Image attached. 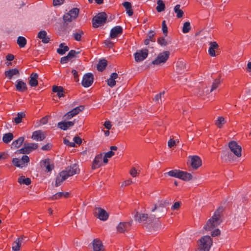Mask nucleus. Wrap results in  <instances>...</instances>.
Returning a JSON list of instances; mask_svg holds the SVG:
<instances>
[{
	"mask_svg": "<svg viewBox=\"0 0 251 251\" xmlns=\"http://www.w3.org/2000/svg\"><path fill=\"white\" fill-rule=\"evenodd\" d=\"M21 160V161H22V164H23V166L24 167L25 163H27L29 162V158L28 156H27L26 155H23V157H22Z\"/></svg>",
	"mask_w": 251,
	"mask_h": 251,
	"instance_id": "obj_52",
	"label": "nucleus"
},
{
	"mask_svg": "<svg viewBox=\"0 0 251 251\" xmlns=\"http://www.w3.org/2000/svg\"><path fill=\"white\" fill-rule=\"evenodd\" d=\"M24 237L22 236L18 238L13 243L12 249L14 251H18L20 250Z\"/></svg>",
	"mask_w": 251,
	"mask_h": 251,
	"instance_id": "obj_22",
	"label": "nucleus"
},
{
	"mask_svg": "<svg viewBox=\"0 0 251 251\" xmlns=\"http://www.w3.org/2000/svg\"><path fill=\"white\" fill-rule=\"evenodd\" d=\"M6 76L9 79H11L14 75L19 74V71L17 69H10L5 73Z\"/></svg>",
	"mask_w": 251,
	"mask_h": 251,
	"instance_id": "obj_34",
	"label": "nucleus"
},
{
	"mask_svg": "<svg viewBox=\"0 0 251 251\" xmlns=\"http://www.w3.org/2000/svg\"><path fill=\"white\" fill-rule=\"evenodd\" d=\"M52 91L54 93H56L59 98L64 96V90L63 87L61 86H53L52 87Z\"/></svg>",
	"mask_w": 251,
	"mask_h": 251,
	"instance_id": "obj_29",
	"label": "nucleus"
},
{
	"mask_svg": "<svg viewBox=\"0 0 251 251\" xmlns=\"http://www.w3.org/2000/svg\"><path fill=\"white\" fill-rule=\"evenodd\" d=\"M201 165V158L197 155L191 157V166L194 169H197Z\"/></svg>",
	"mask_w": 251,
	"mask_h": 251,
	"instance_id": "obj_14",
	"label": "nucleus"
},
{
	"mask_svg": "<svg viewBox=\"0 0 251 251\" xmlns=\"http://www.w3.org/2000/svg\"><path fill=\"white\" fill-rule=\"evenodd\" d=\"M79 9L77 8H74L65 14L63 16V20L65 23H70L76 19L79 13Z\"/></svg>",
	"mask_w": 251,
	"mask_h": 251,
	"instance_id": "obj_6",
	"label": "nucleus"
},
{
	"mask_svg": "<svg viewBox=\"0 0 251 251\" xmlns=\"http://www.w3.org/2000/svg\"><path fill=\"white\" fill-rule=\"evenodd\" d=\"M220 83H221V81H220V80L219 78L215 79L212 83V85L210 91L212 92V91H214V90H215L216 89H217Z\"/></svg>",
	"mask_w": 251,
	"mask_h": 251,
	"instance_id": "obj_46",
	"label": "nucleus"
},
{
	"mask_svg": "<svg viewBox=\"0 0 251 251\" xmlns=\"http://www.w3.org/2000/svg\"><path fill=\"white\" fill-rule=\"evenodd\" d=\"M164 95V92L160 93L155 96L154 98L153 99V100H154L155 102H159V100L161 99L162 97H163Z\"/></svg>",
	"mask_w": 251,
	"mask_h": 251,
	"instance_id": "obj_53",
	"label": "nucleus"
},
{
	"mask_svg": "<svg viewBox=\"0 0 251 251\" xmlns=\"http://www.w3.org/2000/svg\"><path fill=\"white\" fill-rule=\"evenodd\" d=\"M93 81V75L91 73H87L84 75L81 84L83 87H88L92 84Z\"/></svg>",
	"mask_w": 251,
	"mask_h": 251,
	"instance_id": "obj_12",
	"label": "nucleus"
},
{
	"mask_svg": "<svg viewBox=\"0 0 251 251\" xmlns=\"http://www.w3.org/2000/svg\"><path fill=\"white\" fill-rule=\"evenodd\" d=\"M16 87L19 92H24L27 89L26 84L23 81H18Z\"/></svg>",
	"mask_w": 251,
	"mask_h": 251,
	"instance_id": "obj_30",
	"label": "nucleus"
},
{
	"mask_svg": "<svg viewBox=\"0 0 251 251\" xmlns=\"http://www.w3.org/2000/svg\"><path fill=\"white\" fill-rule=\"evenodd\" d=\"M42 167H44L48 172H51L54 169V165L51 164L49 159H45L41 162Z\"/></svg>",
	"mask_w": 251,
	"mask_h": 251,
	"instance_id": "obj_21",
	"label": "nucleus"
},
{
	"mask_svg": "<svg viewBox=\"0 0 251 251\" xmlns=\"http://www.w3.org/2000/svg\"><path fill=\"white\" fill-rule=\"evenodd\" d=\"M102 154L101 153L97 155L92 165V169L95 170L97 168L100 167L101 165V160H102Z\"/></svg>",
	"mask_w": 251,
	"mask_h": 251,
	"instance_id": "obj_18",
	"label": "nucleus"
},
{
	"mask_svg": "<svg viewBox=\"0 0 251 251\" xmlns=\"http://www.w3.org/2000/svg\"><path fill=\"white\" fill-rule=\"evenodd\" d=\"M94 214L98 218L102 221H106L108 218L107 212L101 208H96L94 211Z\"/></svg>",
	"mask_w": 251,
	"mask_h": 251,
	"instance_id": "obj_10",
	"label": "nucleus"
},
{
	"mask_svg": "<svg viewBox=\"0 0 251 251\" xmlns=\"http://www.w3.org/2000/svg\"><path fill=\"white\" fill-rule=\"evenodd\" d=\"M157 6L156 9L158 12H161L165 10V5L162 0H158L157 1Z\"/></svg>",
	"mask_w": 251,
	"mask_h": 251,
	"instance_id": "obj_36",
	"label": "nucleus"
},
{
	"mask_svg": "<svg viewBox=\"0 0 251 251\" xmlns=\"http://www.w3.org/2000/svg\"><path fill=\"white\" fill-rule=\"evenodd\" d=\"M26 39L23 36H19L18 37L17 43L20 48H24L26 44Z\"/></svg>",
	"mask_w": 251,
	"mask_h": 251,
	"instance_id": "obj_37",
	"label": "nucleus"
},
{
	"mask_svg": "<svg viewBox=\"0 0 251 251\" xmlns=\"http://www.w3.org/2000/svg\"><path fill=\"white\" fill-rule=\"evenodd\" d=\"M157 42L161 46H166L167 45L168 43L166 41L164 38L163 37H159L157 40Z\"/></svg>",
	"mask_w": 251,
	"mask_h": 251,
	"instance_id": "obj_50",
	"label": "nucleus"
},
{
	"mask_svg": "<svg viewBox=\"0 0 251 251\" xmlns=\"http://www.w3.org/2000/svg\"><path fill=\"white\" fill-rule=\"evenodd\" d=\"M130 174L133 177H135L137 176V171L135 169V168H133L131 169V170L130 171Z\"/></svg>",
	"mask_w": 251,
	"mask_h": 251,
	"instance_id": "obj_63",
	"label": "nucleus"
},
{
	"mask_svg": "<svg viewBox=\"0 0 251 251\" xmlns=\"http://www.w3.org/2000/svg\"><path fill=\"white\" fill-rule=\"evenodd\" d=\"M118 77V75L116 73H113L110 77L107 79V85L110 87H113L116 85L115 79Z\"/></svg>",
	"mask_w": 251,
	"mask_h": 251,
	"instance_id": "obj_23",
	"label": "nucleus"
},
{
	"mask_svg": "<svg viewBox=\"0 0 251 251\" xmlns=\"http://www.w3.org/2000/svg\"><path fill=\"white\" fill-rule=\"evenodd\" d=\"M13 134L9 132L3 135L2 140L5 143H8L13 139Z\"/></svg>",
	"mask_w": 251,
	"mask_h": 251,
	"instance_id": "obj_38",
	"label": "nucleus"
},
{
	"mask_svg": "<svg viewBox=\"0 0 251 251\" xmlns=\"http://www.w3.org/2000/svg\"><path fill=\"white\" fill-rule=\"evenodd\" d=\"M79 169L78 166L76 164L71 165L69 167L66 168L65 170L62 171L57 176L55 186L56 187L59 186L61 183L66 180L68 177L72 176L75 174H78Z\"/></svg>",
	"mask_w": 251,
	"mask_h": 251,
	"instance_id": "obj_2",
	"label": "nucleus"
},
{
	"mask_svg": "<svg viewBox=\"0 0 251 251\" xmlns=\"http://www.w3.org/2000/svg\"><path fill=\"white\" fill-rule=\"evenodd\" d=\"M45 138V136L41 130H37L33 132L32 139L36 141H43Z\"/></svg>",
	"mask_w": 251,
	"mask_h": 251,
	"instance_id": "obj_20",
	"label": "nucleus"
},
{
	"mask_svg": "<svg viewBox=\"0 0 251 251\" xmlns=\"http://www.w3.org/2000/svg\"><path fill=\"white\" fill-rule=\"evenodd\" d=\"M107 19V15L104 12L98 13L92 19L93 26L95 28L103 25Z\"/></svg>",
	"mask_w": 251,
	"mask_h": 251,
	"instance_id": "obj_5",
	"label": "nucleus"
},
{
	"mask_svg": "<svg viewBox=\"0 0 251 251\" xmlns=\"http://www.w3.org/2000/svg\"><path fill=\"white\" fill-rule=\"evenodd\" d=\"M224 210V207L222 206H219L214 212L213 215L208 220L204 228L206 230H211L213 228L218 226L221 223V215Z\"/></svg>",
	"mask_w": 251,
	"mask_h": 251,
	"instance_id": "obj_3",
	"label": "nucleus"
},
{
	"mask_svg": "<svg viewBox=\"0 0 251 251\" xmlns=\"http://www.w3.org/2000/svg\"><path fill=\"white\" fill-rule=\"evenodd\" d=\"M80 53L79 51H75V50H71L69 53H68V56L70 58V59H72L75 57H76V55Z\"/></svg>",
	"mask_w": 251,
	"mask_h": 251,
	"instance_id": "obj_48",
	"label": "nucleus"
},
{
	"mask_svg": "<svg viewBox=\"0 0 251 251\" xmlns=\"http://www.w3.org/2000/svg\"><path fill=\"white\" fill-rule=\"evenodd\" d=\"M180 4H177L174 7V11L178 18L182 17L184 14L183 11L180 9Z\"/></svg>",
	"mask_w": 251,
	"mask_h": 251,
	"instance_id": "obj_35",
	"label": "nucleus"
},
{
	"mask_svg": "<svg viewBox=\"0 0 251 251\" xmlns=\"http://www.w3.org/2000/svg\"><path fill=\"white\" fill-rule=\"evenodd\" d=\"M25 138L23 137H19L18 139L13 142L12 148H18L20 147L24 141Z\"/></svg>",
	"mask_w": 251,
	"mask_h": 251,
	"instance_id": "obj_31",
	"label": "nucleus"
},
{
	"mask_svg": "<svg viewBox=\"0 0 251 251\" xmlns=\"http://www.w3.org/2000/svg\"><path fill=\"white\" fill-rule=\"evenodd\" d=\"M218 48V45L216 42H210L208 49V53L211 56H215V50Z\"/></svg>",
	"mask_w": 251,
	"mask_h": 251,
	"instance_id": "obj_25",
	"label": "nucleus"
},
{
	"mask_svg": "<svg viewBox=\"0 0 251 251\" xmlns=\"http://www.w3.org/2000/svg\"><path fill=\"white\" fill-rule=\"evenodd\" d=\"M154 34H155L153 31H150L148 34L147 38L149 39L151 41L154 42L155 41V39L154 37Z\"/></svg>",
	"mask_w": 251,
	"mask_h": 251,
	"instance_id": "obj_51",
	"label": "nucleus"
},
{
	"mask_svg": "<svg viewBox=\"0 0 251 251\" xmlns=\"http://www.w3.org/2000/svg\"><path fill=\"white\" fill-rule=\"evenodd\" d=\"M162 28L164 35L165 36H166L168 33V27L167 26L166 21L165 20L163 21L162 23Z\"/></svg>",
	"mask_w": 251,
	"mask_h": 251,
	"instance_id": "obj_49",
	"label": "nucleus"
},
{
	"mask_svg": "<svg viewBox=\"0 0 251 251\" xmlns=\"http://www.w3.org/2000/svg\"><path fill=\"white\" fill-rule=\"evenodd\" d=\"M228 147L232 152L239 157L241 156L242 148L235 141H231L228 143Z\"/></svg>",
	"mask_w": 251,
	"mask_h": 251,
	"instance_id": "obj_9",
	"label": "nucleus"
},
{
	"mask_svg": "<svg viewBox=\"0 0 251 251\" xmlns=\"http://www.w3.org/2000/svg\"><path fill=\"white\" fill-rule=\"evenodd\" d=\"M38 75L36 73H32L30 75L29 83L31 87H35L38 85Z\"/></svg>",
	"mask_w": 251,
	"mask_h": 251,
	"instance_id": "obj_24",
	"label": "nucleus"
},
{
	"mask_svg": "<svg viewBox=\"0 0 251 251\" xmlns=\"http://www.w3.org/2000/svg\"><path fill=\"white\" fill-rule=\"evenodd\" d=\"M225 123L226 121L223 117H218L217 120L215 122V125L219 128H221Z\"/></svg>",
	"mask_w": 251,
	"mask_h": 251,
	"instance_id": "obj_39",
	"label": "nucleus"
},
{
	"mask_svg": "<svg viewBox=\"0 0 251 251\" xmlns=\"http://www.w3.org/2000/svg\"><path fill=\"white\" fill-rule=\"evenodd\" d=\"M64 144L67 146H68L71 147H75V143L74 142H70L68 139H64Z\"/></svg>",
	"mask_w": 251,
	"mask_h": 251,
	"instance_id": "obj_55",
	"label": "nucleus"
},
{
	"mask_svg": "<svg viewBox=\"0 0 251 251\" xmlns=\"http://www.w3.org/2000/svg\"><path fill=\"white\" fill-rule=\"evenodd\" d=\"M123 32V28L120 26H116L111 29L110 31V36L112 39L116 38L119 35H121Z\"/></svg>",
	"mask_w": 251,
	"mask_h": 251,
	"instance_id": "obj_17",
	"label": "nucleus"
},
{
	"mask_svg": "<svg viewBox=\"0 0 251 251\" xmlns=\"http://www.w3.org/2000/svg\"><path fill=\"white\" fill-rule=\"evenodd\" d=\"M72 73L74 75L75 80L76 82L78 81V75L77 72L75 70H73L72 71Z\"/></svg>",
	"mask_w": 251,
	"mask_h": 251,
	"instance_id": "obj_58",
	"label": "nucleus"
},
{
	"mask_svg": "<svg viewBox=\"0 0 251 251\" xmlns=\"http://www.w3.org/2000/svg\"><path fill=\"white\" fill-rule=\"evenodd\" d=\"M212 243V239L209 236H204L200 240L197 251H209Z\"/></svg>",
	"mask_w": 251,
	"mask_h": 251,
	"instance_id": "obj_4",
	"label": "nucleus"
},
{
	"mask_svg": "<svg viewBox=\"0 0 251 251\" xmlns=\"http://www.w3.org/2000/svg\"><path fill=\"white\" fill-rule=\"evenodd\" d=\"M18 182L21 184L28 185L31 183V179L29 178L25 177V176H21L18 178Z\"/></svg>",
	"mask_w": 251,
	"mask_h": 251,
	"instance_id": "obj_32",
	"label": "nucleus"
},
{
	"mask_svg": "<svg viewBox=\"0 0 251 251\" xmlns=\"http://www.w3.org/2000/svg\"><path fill=\"white\" fill-rule=\"evenodd\" d=\"M83 34L84 32L82 30H78L77 32L73 33V36L75 40L79 41L81 40V36Z\"/></svg>",
	"mask_w": 251,
	"mask_h": 251,
	"instance_id": "obj_42",
	"label": "nucleus"
},
{
	"mask_svg": "<svg viewBox=\"0 0 251 251\" xmlns=\"http://www.w3.org/2000/svg\"><path fill=\"white\" fill-rule=\"evenodd\" d=\"M63 194L64 193L63 192L57 193L52 197V200H57L60 199V198L62 197Z\"/></svg>",
	"mask_w": 251,
	"mask_h": 251,
	"instance_id": "obj_57",
	"label": "nucleus"
},
{
	"mask_svg": "<svg viewBox=\"0 0 251 251\" xmlns=\"http://www.w3.org/2000/svg\"><path fill=\"white\" fill-rule=\"evenodd\" d=\"M74 142H75L74 143L75 144H77L78 145H80L82 143L81 139L78 136H75L74 138Z\"/></svg>",
	"mask_w": 251,
	"mask_h": 251,
	"instance_id": "obj_59",
	"label": "nucleus"
},
{
	"mask_svg": "<svg viewBox=\"0 0 251 251\" xmlns=\"http://www.w3.org/2000/svg\"><path fill=\"white\" fill-rule=\"evenodd\" d=\"M169 55V51H163L158 55L155 59L152 61V63L154 65H159L161 63H164L167 60Z\"/></svg>",
	"mask_w": 251,
	"mask_h": 251,
	"instance_id": "obj_7",
	"label": "nucleus"
},
{
	"mask_svg": "<svg viewBox=\"0 0 251 251\" xmlns=\"http://www.w3.org/2000/svg\"><path fill=\"white\" fill-rule=\"evenodd\" d=\"M64 0H53V4L54 6L61 5Z\"/></svg>",
	"mask_w": 251,
	"mask_h": 251,
	"instance_id": "obj_62",
	"label": "nucleus"
},
{
	"mask_svg": "<svg viewBox=\"0 0 251 251\" xmlns=\"http://www.w3.org/2000/svg\"><path fill=\"white\" fill-rule=\"evenodd\" d=\"M12 162L13 164L17 167L23 168L24 167L22 163V161L18 158H13Z\"/></svg>",
	"mask_w": 251,
	"mask_h": 251,
	"instance_id": "obj_45",
	"label": "nucleus"
},
{
	"mask_svg": "<svg viewBox=\"0 0 251 251\" xmlns=\"http://www.w3.org/2000/svg\"><path fill=\"white\" fill-rule=\"evenodd\" d=\"M134 55L136 62L142 61L148 56V50L147 49L139 50L135 52Z\"/></svg>",
	"mask_w": 251,
	"mask_h": 251,
	"instance_id": "obj_11",
	"label": "nucleus"
},
{
	"mask_svg": "<svg viewBox=\"0 0 251 251\" xmlns=\"http://www.w3.org/2000/svg\"><path fill=\"white\" fill-rule=\"evenodd\" d=\"M69 50V48L67 46L65 45V43H61L59 48L57 49V52L60 55L64 54L66 52Z\"/></svg>",
	"mask_w": 251,
	"mask_h": 251,
	"instance_id": "obj_28",
	"label": "nucleus"
},
{
	"mask_svg": "<svg viewBox=\"0 0 251 251\" xmlns=\"http://www.w3.org/2000/svg\"><path fill=\"white\" fill-rule=\"evenodd\" d=\"M187 67L186 63L182 60H179L177 62L176 70L178 74H181L187 71Z\"/></svg>",
	"mask_w": 251,
	"mask_h": 251,
	"instance_id": "obj_13",
	"label": "nucleus"
},
{
	"mask_svg": "<svg viewBox=\"0 0 251 251\" xmlns=\"http://www.w3.org/2000/svg\"><path fill=\"white\" fill-rule=\"evenodd\" d=\"M38 146L36 143H26L24 144V147L19 150L18 151L20 153L28 154L33 150L37 149Z\"/></svg>",
	"mask_w": 251,
	"mask_h": 251,
	"instance_id": "obj_8",
	"label": "nucleus"
},
{
	"mask_svg": "<svg viewBox=\"0 0 251 251\" xmlns=\"http://www.w3.org/2000/svg\"><path fill=\"white\" fill-rule=\"evenodd\" d=\"M179 173L180 174L178 178L181 179L183 180L188 181L192 178V175L190 173L182 171H181L180 172H179Z\"/></svg>",
	"mask_w": 251,
	"mask_h": 251,
	"instance_id": "obj_27",
	"label": "nucleus"
},
{
	"mask_svg": "<svg viewBox=\"0 0 251 251\" xmlns=\"http://www.w3.org/2000/svg\"><path fill=\"white\" fill-rule=\"evenodd\" d=\"M70 60H71V59L67 54V55L64 56L61 58L60 62L62 64H65Z\"/></svg>",
	"mask_w": 251,
	"mask_h": 251,
	"instance_id": "obj_56",
	"label": "nucleus"
},
{
	"mask_svg": "<svg viewBox=\"0 0 251 251\" xmlns=\"http://www.w3.org/2000/svg\"><path fill=\"white\" fill-rule=\"evenodd\" d=\"M74 124V121H62L58 123L57 126L63 130H66L69 127L73 126Z\"/></svg>",
	"mask_w": 251,
	"mask_h": 251,
	"instance_id": "obj_16",
	"label": "nucleus"
},
{
	"mask_svg": "<svg viewBox=\"0 0 251 251\" xmlns=\"http://www.w3.org/2000/svg\"><path fill=\"white\" fill-rule=\"evenodd\" d=\"M191 29L190 23L189 22H186L184 23L182 32L184 33H188Z\"/></svg>",
	"mask_w": 251,
	"mask_h": 251,
	"instance_id": "obj_44",
	"label": "nucleus"
},
{
	"mask_svg": "<svg viewBox=\"0 0 251 251\" xmlns=\"http://www.w3.org/2000/svg\"><path fill=\"white\" fill-rule=\"evenodd\" d=\"M180 171L178 170H173L168 172L167 174L170 176L179 178Z\"/></svg>",
	"mask_w": 251,
	"mask_h": 251,
	"instance_id": "obj_40",
	"label": "nucleus"
},
{
	"mask_svg": "<svg viewBox=\"0 0 251 251\" xmlns=\"http://www.w3.org/2000/svg\"><path fill=\"white\" fill-rule=\"evenodd\" d=\"M84 109V106L83 105H79V106L74 108L73 110L76 113V114H78L80 112L83 110Z\"/></svg>",
	"mask_w": 251,
	"mask_h": 251,
	"instance_id": "obj_54",
	"label": "nucleus"
},
{
	"mask_svg": "<svg viewBox=\"0 0 251 251\" xmlns=\"http://www.w3.org/2000/svg\"><path fill=\"white\" fill-rule=\"evenodd\" d=\"M107 65V61L106 60L103 59L100 60L99 63L97 65V69L99 71L102 72L103 71L105 67Z\"/></svg>",
	"mask_w": 251,
	"mask_h": 251,
	"instance_id": "obj_33",
	"label": "nucleus"
},
{
	"mask_svg": "<svg viewBox=\"0 0 251 251\" xmlns=\"http://www.w3.org/2000/svg\"><path fill=\"white\" fill-rule=\"evenodd\" d=\"M183 202V201H173L171 199H167L164 201L163 202V204H169L171 203H173V204H181Z\"/></svg>",
	"mask_w": 251,
	"mask_h": 251,
	"instance_id": "obj_47",
	"label": "nucleus"
},
{
	"mask_svg": "<svg viewBox=\"0 0 251 251\" xmlns=\"http://www.w3.org/2000/svg\"><path fill=\"white\" fill-rule=\"evenodd\" d=\"M164 205H151L145 209V213L142 210L137 211L135 215V220L139 223L146 221L149 215L150 218L160 217L164 209Z\"/></svg>",
	"mask_w": 251,
	"mask_h": 251,
	"instance_id": "obj_1",
	"label": "nucleus"
},
{
	"mask_svg": "<svg viewBox=\"0 0 251 251\" xmlns=\"http://www.w3.org/2000/svg\"><path fill=\"white\" fill-rule=\"evenodd\" d=\"M132 222H121L117 226V230L119 232H124L131 225Z\"/></svg>",
	"mask_w": 251,
	"mask_h": 251,
	"instance_id": "obj_15",
	"label": "nucleus"
},
{
	"mask_svg": "<svg viewBox=\"0 0 251 251\" xmlns=\"http://www.w3.org/2000/svg\"><path fill=\"white\" fill-rule=\"evenodd\" d=\"M77 115L76 113L72 109V110L67 112L64 116V118L65 120H68L71 119L74 116Z\"/></svg>",
	"mask_w": 251,
	"mask_h": 251,
	"instance_id": "obj_43",
	"label": "nucleus"
},
{
	"mask_svg": "<svg viewBox=\"0 0 251 251\" xmlns=\"http://www.w3.org/2000/svg\"><path fill=\"white\" fill-rule=\"evenodd\" d=\"M105 45L108 48H112L113 45V43L110 40H106L104 42Z\"/></svg>",
	"mask_w": 251,
	"mask_h": 251,
	"instance_id": "obj_60",
	"label": "nucleus"
},
{
	"mask_svg": "<svg viewBox=\"0 0 251 251\" xmlns=\"http://www.w3.org/2000/svg\"><path fill=\"white\" fill-rule=\"evenodd\" d=\"M132 180L131 179H129L127 180H126L124 182H123L121 186L122 187H124V186H127V185H130V184L132 183Z\"/></svg>",
	"mask_w": 251,
	"mask_h": 251,
	"instance_id": "obj_64",
	"label": "nucleus"
},
{
	"mask_svg": "<svg viewBox=\"0 0 251 251\" xmlns=\"http://www.w3.org/2000/svg\"><path fill=\"white\" fill-rule=\"evenodd\" d=\"M94 251H104V247L101 241L95 239L93 241Z\"/></svg>",
	"mask_w": 251,
	"mask_h": 251,
	"instance_id": "obj_19",
	"label": "nucleus"
},
{
	"mask_svg": "<svg viewBox=\"0 0 251 251\" xmlns=\"http://www.w3.org/2000/svg\"><path fill=\"white\" fill-rule=\"evenodd\" d=\"M168 145L171 148L176 145V141L171 139L168 141Z\"/></svg>",
	"mask_w": 251,
	"mask_h": 251,
	"instance_id": "obj_61",
	"label": "nucleus"
},
{
	"mask_svg": "<svg viewBox=\"0 0 251 251\" xmlns=\"http://www.w3.org/2000/svg\"><path fill=\"white\" fill-rule=\"evenodd\" d=\"M38 37L42 39V41L44 43H48L50 41V38L47 35V32L45 30L40 31L38 34Z\"/></svg>",
	"mask_w": 251,
	"mask_h": 251,
	"instance_id": "obj_26",
	"label": "nucleus"
},
{
	"mask_svg": "<svg viewBox=\"0 0 251 251\" xmlns=\"http://www.w3.org/2000/svg\"><path fill=\"white\" fill-rule=\"evenodd\" d=\"M25 116L24 112H20L17 114V117L14 119V122L16 124H18L22 122V119Z\"/></svg>",
	"mask_w": 251,
	"mask_h": 251,
	"instance_id": "obj_41",
	"label": "nucleus"
}]
</instances>
